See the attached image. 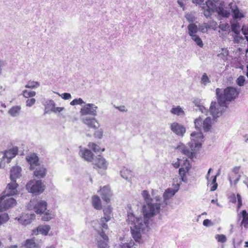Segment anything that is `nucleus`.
<instances>
[{"label":"nucleus","instance_id":"6e6d98bb","mask_svg":"<svg viewBox=\"0 0 248 248\" xmlns=\"http://www.w3.org/2000/svg\"><path fill=\"white\" fill-rule=\"evenodd\" d=\"M94 136L95 138L100 139H101L103 136V130L101 129H100L96 131L94 133Z\"/></svg>","mask_w":248,"mask_h":248},{"label":"nucleus","instance_id":"a211bd4d","mask_svg":"<svg viewBox=\"0 0 248 248\" xmlns=\"http://www.w3.org/2000/svg\"><path fill=\"white\" fill-rule=\"evenodd\" d=\"M27 161L30 164V169L31 170L34 169L35 167L39 166L38 162L39 158L36 154L33 153L29 155L26 157Z\"/></svg>","mask_w":248,"mask_h":248},{"label":"nucleus","instance_id":"1a4fd4ad","mask_svg":"<svg viewBox=\"0 0 248 248\" xmlns=\"http://www.w3.org/2000/svg\"><path fill=\"white\" fill-rule=\"evenodd\" d=\"M191 143H190L191 150L187 147H184L182 149V153L190 158L194 157V154L192 151L195 150L196 148L199 149L201 147L202 143L198 141V139L192 138Z\"/></svg>","mask_w":248,"mask_h":248},{"label":"nucleus","instance_id":"37998d69","mask_svg":"<svg viewBox=\"0 0 248 248\" xmlns=\"http://www.w3.org/2000/svg\"><path fill=\"white\" fill-rule=\"evenodd\" d=\"M211 82L210 78L206 73H203L201 77V83L205 86Z\"/></svg>","mask_w":248,"mask_h":248},{"label":"nucleus","instance_id":"473e14b6","mask_svg":"<svg viewBox=\"0 0 248 248\" xmlns=\"http://www.w3.org/2000/svg\"><path fill=\"white\" fill-rule=\"evenodd\" d=\"M170 112L171 113L177 116H184L185 115L184 111L179 106L177 107L173 106Z\"/></svg>","mask_w":248,"mask_h":248},{"label":"nucleus","instance_id":"338daca9","mask_svg":"<svg viewBox=\"0 0 248 248\" xmlns=\"http://www.w3.org/2000/svg\"><path fill=\"white\" fill-rule=\"evenodd\" d=\"M64 109V108L62 107H55V106L54 107V108L52 109V111L54 112L55 113H56L57 112H61Z\"/></svg>","mask_w":248,"mask_h":248},{"label":"nucleus","instance_id":"58836bf2","mask_svg":"<svg viewBox=\"0 0 248 248\" xmlns=\"http://www.w3.org/2000/svg\"><path fill=\"white\" fill-rule=\"evenodd\" d=\"M120 173L121 176L126 180H127L129 177L132 176V171L125 168H124L122 170H121Z\"/></svg>","mask_w":248,"mask_h":248},{"label":"nucleus","instance_id":"bb28decb","mask_svg":"<svg viewBox=\"0 0 248 248\" xmlns=\"http://www.w3.org/2000/svg\"><path fill=\"white\" fill-rule=\"evenodd\" d=\"M34 175L38 178H43L46 174V170L44 166H38L35 167Z\"/></svg>","mask_w":248,"mask_h":248},{"label":"nucleus","instance_id":"ea45409f","mask_svg":"<svg viewBox=\"0 0 248 248\" xmlns=\"http://www.w3.org/2000/svg\"><path fill=\"white\" fill-rule=\"evenodd\" d=\"M88 146L89 148L92 149L95 153H99L100 151L102 152L104 151L105 149H101L99 145L93 143V142H89L88 144Z\"/></svg>","mask_w":248,"mask_h":248},{"label":"nucleus","instance_id":"a19ab883","mask_svg":"<svg viewBox=\"0 0 248 248\" xmlns=\"http://www.w3.org/2000/svg\"><path fill=\"white\" fill-rule=\"evenodd\" d=\"M40 83L37 81L30 80L28 82L27 84L25 85V87L30 89H35L39 87Z\"/></svg>","mask_w":248,"mask_h":248},{"label":"nucleus","instance_id":"f704fd0d","mask_svg":"<svg viewBox=\"0 0 248 248\" xmlns=\"http://www.w3.org/2000/svg\"><path fill=\"white\" fill-rule=\"evenodd\" d=\"M21 108L19 106H14L9 110L8 113L11 116L16 117L19 114Z\"/></svg>","mask_w":248,"mask_h":248},{"label":"nucleus","instance_id":"6e6552de","mask_svg":"<svg viewBox=\"0 0 248 248\" xmlns=\"http://www.w3.org/2000/svg\"><path fill=\"white\" fill-rule=\"evenodd\" d=\"M227 106H220L219 103L216 102H212L209 108L210 114L213 116L214 119L220 117Z\"/></svg>","mask_w":248,"mask_h":248},{"label":"nucleus","instance_id":"4d7b16f0","mask_svg":"<svg viewBox=\"0 0 248 248\" xmlns=\"http://www.w3.org/2000/svg\"><path fill=\"white\" fill-rule=\"evenodd\" d=\"M107 222L105 221H103L102 220V218L100 219V224L101 225V230H98L97 232L98 233L99 231H103V229H108V225L106 223Z\"/></svg>","mask_w":248,"mask_h":248},{"label":"nucleus","instance_id":"4468645a","mask_svg":"<svg viewBox=\"0 0 248 248\" xmlns=\"http://www.w3.org/2000/svg\"><path fill=\"white\" fill-rule=\"evenodd\" d=\"M98 192L100 193L103 201L108 203L110 202L112 193L110 187L108 186H104Z\"/></svg>","mask_w":248,"mask_h":248},{"label":"nucleus","instance_id":"f3484780","mask_svg":"<svg viewBox=\"0 0 248 248\" xmlns=\"http://www.w3.org/2000/svg\"><path fill=\"white\" fill-rule=\"evenodd\" d=\"M47 202L45 201L39 200L34 206V210L36 213H43L46 209Z\"/></svg>","mask_w":248,"mask_h":248},{"label":"nucleus","instance_id":"a878e982","mask_svg":"<svg viewBox=\"0 0 248 248\" xmlns=\"http://www.w3.org/2000/svg\"><path fill=\"white\" fill-rule=\"evenodd\" d=\"M231 10L232 12V16L234 20L237 19H241V18L244 17V14L240 12V10L238 9V7L233 3L232 5V8L231 9Z\"/></svg>","mask_w":248,"mask_h":248},{"label":"nucleus","instance_id":"2eb2a0df","mask_svg":"<svg viewBox=\"0 0 248 248\" xmlns=\"http://www.w3.org/2000/svg\"><path fill=\"white\" fill-rule=\"evenodd\" d=\"M170 129L175 134L180 136H183L186 132L185 127L176 122L171 124Z\"/></svg>","mask_w":248,"mask_h":248},{"label":"nucleus","instance_id":"f257e3e1","mask_svg":"<svg viewBox=\"0 0 248 248\" xmlns=\"http://www.w3.org/2000/svg\"><path fill=\"white\" fill-rule=\"evenodd\" d=\"M218 0H206L203 6V14L206 18L209 17L215 12L217 14V18L220 20L228 18L230 16L233 3L228 4L224 1H220L216 5L213 2H217Z\"/></svg>","mask_w":248,"mask_h":248},{"label":"nucleus","instance_id":"72a5a7b5","mask_svg":"<svg viewBox=\"0 0 248 248\" xmlns=\"http://www.w3.org/2000/svg\"><path fill=\"white\" fill-rule=\"evenodd\" d=\"M44 105L45 106L44 114H46L48 112L49 109H50L52 111V109H53L54 107L55 106V103L52 100H47Z\"/></svg>","mask_w":248,"mask_h":248},{"label":"nucleus","instance_id":"5fc2aeb1","mask_svg":"<svg viewBox=\"0 0 248 248\" xmlns=\"http://www.w3.org/2000/svg\"><path fill=\"white\" fill-rule=\"evenodd\" d=\"M218 27L222 31H226L229 29L230 26L228 23H222L220 24Z\"/></svg>","mask_w":248,"mask_h":248},{"label":"nucleus","instance_id":"c756f323","mask_svg":"<svg viewBox=\"0 0 248 248\" xmlns=\"http://www.w3.org/2000/svg\"><path fill=\"white\" fill-rule=\"evenodd\" d=\"M22 247L24 248H37L38 246L33 239H28L24 242Z\"/></svg>","mask_w":248,"mask_h":248},{"label":"nucleus","instance_id":"393cba45","mask_svg":"<svg viewBox=\"0 0 248 248\" xmlns=\"http://www.w3.org/2000/svg\"><path fill=\"white\" fill-rule=\"evenodd\" d=\"M239 167H235L233 168L232 170V172L234 173V176H232V175L229 176V180L230 182L231 185H232V181H233L234 185H236L237 182L239 181L240 175L238 174V172L239 171Z\"/></svg>","mask_w":248,"mask_h":248},{"label":"nucleus","instance_id":"3c124183","mask_svg":"<svg viewBox=\"0 0 248 248\" xmlns=\"http://www.w3.org/2000/svg\"><path fill=\"white\" fill-rule=\"evenodd\" d=\"M245 81V77L243 76H240L237 78L236 83L239 86H242L244 84Z\"/></svg>","mask_w":248,"mask_h":248},{"label":"nucleus","instance_id":"8fccbe9b","mask_svg":"<svg viewBox=\"0 0 248 248\" xmlns=\"http://www.w3.org/2000/svg\"><path fill=\"white\" fill-rule=\"evenodd\" d=\"M85 102L83 101V100L80 98H79L78 99H75L73 100H72L70 102V105L72 106L76 105H82V104H84Z\"/></svg>","mask_w":248,"mask_h":248},{"label":"nucleus","instance_id":"20e7f679","mask_svg":"<svg viewBox=\"0 0 248 248\" xmlns=\"http://www.w3.org/2000/svg\"><path fill=\"white\" fill-rule=\"evenodd\" d=\"M216 93L217 102L222 106H227L226 102L233 100L239 94L237 90L232 87H228L225 89L217 88Z\"/></svg>","mask_w":248,"mask_h":248},{"label":"nucleus","instance_id":"412c9836","mask_svg":"<svg viewBox=\"0 0 248 248\" xmlns=\"http://www.w3.org/2000/svg\"><path fill=\"white\" fill-rule=\"evenodd\" d=\"M242 217V220L241 222V226H243L245 228H248V213L246 210H242L240 214L238 215V220H240Z\"/></svg>","mask_w":248,"mask_h":248},{"label":"nucleus","instance_id":"09e8293b","mask_svg":"<svg viewBox=\"0 0 248 248\" xmlns=\"http://www.w3.org/2000/svg\"><path fill=\"white\" fill-rule=\"evenodd\" d=\"M9 219V216L7 213H3L0 215V225L6 222Z\"/></svg>","mask_w":248,"mask_h":248},{"label":"nucleus","instance_id":"c9c22d12","mask_svg":"<svg viewBox=\"0 0 248 248\" xmlns=\"http://www.w3.org/2000/svg\"><path fill=\"white\" fill-rule=\"evenodd\" d=\"M211 127V119L207 117L203 122L202 128L204 132H208Z\"/></svg>","mask_w":248,"mask_h":248},{"label":"nucleus","instance_id":"423d86ee","mask_svg":"<svg viewBox=\"0 0 248 248\" xmlns=\"http://www.w3.org/2000/svg\"><path fill=\"white\" fill-rule=\"evenodd\" d=\"M11 196L4 194V191L2 193V195L0 197V212L5 211L16 205L15 199L9 197Z\"/></svg>","mask_w":248,"mask_h":248},{"label":"nucleus","instance_id":"f8f14e48","mask_svg":"<svg viewBox=\"0 0 248 248\" xmlns=\"http://www.w3.org/2000/svg\"><path fill=\"white\" fill-rule=\"evenodd\" d=\"M190 168L191 166L189 162L187 160H186V162L184 165L182 166L179 170V174L181 177L182 181L185 183L187 182V178L186 176V173H188Z\"/></svg>","mask_w":248,"mask_h":248},{"label":"nucleus","instance_id":"4c0bfd02","mask_svg":"<svg viewBox=\"0 0 248 248\" xmlns=\"http://www.w3.org/2000/svg\"><path fill=\"white\" fill-rule=\"evenodd\" d=\"M18 148L17 147H14L12 149L10 150L8 152L5 154L4 156H6L7 157L12 158L14 157L17 154Z\"/></svg>","mask_w":248,"mask_h":248},{"label":"nucleus","instance_id":"cd10ccee","mask_svg":"<svg viewBox=\"0 0 248 248\" xmlns=\"http://www.w3.org/2000/svg\"><path fill=\"white\" fill-rule=\"evenodd\" d=\"M103 212L104 217H102V220L106 222H108L110 220L112 216V208L110 206H108L104 208Z\"/></svg>","mask_w":248,"mask_h":248},{"label":"nucleus","instance_id":"e433bc0d","mask_svg":"<svg viewBox=\"0 0 248 248\" xmlns=\"http://www.w3.org/2000/svg\"><path fill=\"white\" fill-rule=\"evenodd\" d=\"M232 31L235 34H240V25L238 21L231 23Z\"/></svg>","mask_w":248,"mask_h":248},{"label":"nucleus","instance_id":"c03bdc74","mask_svg":"<svg viewBox=\"0 0 248 248\" xmlns=\"http://www.w3.org/2000/svg\"><path fill=\"white\" fill-rule=\"evenodd\" d=\"M22 95L25 98L32 97L36 95V92L32 91L25 90L22 92Z\"/></svg>","mask_w":248,"mask_h":248},{"label":"nucleus","instance_id":"0eeeda50","mask_svg":"<svg viewBox=\"0 0 248 248\" xmlns=\"http://www.w3.org/2000/svg\"><path fill=\"white\" fill-rule=\"evenodd\" d=\"M26 189L29 192L37 195L43 192L44 186L42 180H31L26 185Z\"/></svg>","mask_w":248,"mask_h":248},{"label":"nucleus","instance_id":"dca6fc26","mask_svg":"<svg viewBox=\"0 0 248 248\" xmlns=\"http://www.w3.org/2000/svg\"><path fill=\"white\" fill-rule=\"evenodd\" d=\"M82 122L91 128L96 129L99 126L98 123L94 118H90L87 116L84 117L82 118Z\"/></svg>","mask_w":248,"mask_h":248},{"label":"nucleus","instance_id":"9b49d317","mask_svg":"<svg viewBox=\"0 0 248 248\" xmlns=\"http://www.w3.org/2000/svg\"><path fill=\"white\" fill-rule=\"evenodd\" d=\"M203 121L201 117H199L198 118L196 119L194 121V124L195 128L199 131L197 132H193L191 134V136L192 138H194L195 139L199 138L200 139H202L203 138V136L202 133L201 132L202 127L203 125Z\"/></svg>","mask_w":248,"mask_h":248},{"label":"nucleus","instance_id":"2f4dec72","mask_svg":"<svg viewBox=\"0 0 248 248\" xmlns=\"http://www.w3.org/2000/svg\"><path fill=\"white\" fill-rule=\"evenodd\" d=\"M92 205L96 210H100L102 208L101 200L97 196H94L92 198Z\"/></svg>","mask_w":248,"mask_h":248},{"label":"nucleus","instance_id":"13d9d810","mask_svg":"<svg viewBox=\"0 0 248 248\" xmlns=\"http://www.w3.org/2000/svg\"><path fill=\"white\" fill-rule=\"evenodd\" d=\"M186 20L189 22H193L195 20V17L191 14H187L185 16Z\"/></svg>","mask_w":248,"mask_h":248},{"label":"nucleus","instance_id":"7c9ffc66","mask_svg":"<svg viewBox=\"0 0 248 248\" xmlns=\"http://www.w3.org/2000/svg\"><path fill=\"white\" fill-rule=\"evenodd\" d=\"M193 103L195 106L199 108L200 111L203 113L208 112V110L202 105V100L199 98H195L193 100Z\"/></svg>","mask_w":248,"mask_h":248},{"label":"nucleus","instance_id":"603ef678","mask_svg":"<svg viewBox=\"0 0 248 248\" xmlns=\"http://www.w3.org/2000/svg\"><path fill=\"white\" fill-rule=\"evenodd\" d=\"M233 41L235 43H239L242 42L243 40V37L242 36L240 35V34H236L233 36Z\"/></svg>","mask_w":248,"mask_h":248},{"label":"nucleus","instance_id":"774afa93","mask_svg":"<svg viewBox=\"0 0 248 248\" xmlns=\"http://www.w3.org/2000/svg\"><path fill=\"white\" fill-rule=\"evenodd\" d=\"M199 31L202 33H204L207 31V27H203L202 26H199L198 27Z\"/></svg>","mask_w":248,"mask_h":248},{"label":"nucleus","instance_id":"c85d7f7f","mask_svg":"<svg viewBox=\"0 0 248 248\" xmlns=\"http://www.w3.org/2000/svg\"><path fill=\"white\" fill-rule=\"evenodd\" d=\"M188 33L190 37L197 35L199 29L197 25L195 23H191L187 26Z\"/></svg>","mask_w":248,"mask_h":248},{"label":"nucleus","instance_id":"79ce46f5","mask_svg":"<svg viewBox=\"0 0 248 248\" xmlns=\"http://www.w3.org/2000/svg\"><path fill=\"white\" fill-rule=\"evenodd\" d=\"M191 39L193 41H194L195 43L200 47H202L203 46V44L202 41L199 36L198 35H195L194 36L191 37Z\"/></svg>","mask_w":248,"mask_h":248},{"label":"nucleus","instance_id":"aec40b11","mask_svg":"<svg viewBox=\"0 0 248 248\" xmlns=\"http://www.w3.org/2000/svg\"><path fill=\"white\" fill-rule=\"evenodd\" d=\"M50 229L49 225H41L35 230H32V234L37 235L39 233L46 235Z\"/></svg>","mask_w":248,"mask_h":248},{"label":"nucleus","instance_id":"0e129e2a","mask_svg":"<svg viewBox=\"0 0 248 248\" xmlns=\"http://www.w3.org/2000/svg\"><path fill=\"white\" fill-rule=\"evenodd\" d=\"M203 225L206 227H209L213 225L211 221L208 219H204L203 221Z\"/></svg>","mask_w":248,"mask_h":248},{"label":"nucleus","instance_id":"39448f33","mask_svg":"<svg viewBox=\"0 0 248 248\" xmlns=\"http://www.w3.org/2000/svg\"><path fill=\"white\" fill-rule=\"evenodd\" d=\"M21 168L19 166H14L12 168L10 171L11 183L8 184L4 190V194L14 195L17 192V184L16 179L21 176Z\"/></svg>","mask_w":248,"mask_h":248},{"label":"nucleus","instance_id":"4be33fe9","mask_svg":"<svg viewBox=\"0 0 248 248\" xmlns=\"http://www.w3.org/2000/svg\"><path fill=\"white\" fill-rule=\"evenodd\" d=\"M95 166L98 168L106 169L108 164L106 160L101 155H99L94 160Z\"/></svg>","mask_w":248,"mask_h":248},{"label":"nucleus","instance_id":"9d476101","mask_svg":"<svg viewBox=\"0 0 248 248\" xmlns=\"http://www.w3.org/2000/svg\"><path fill=\"white\" fill-rule=\"evenodd\" d=\"M97 108L93 104H87L81 108L80 112L82 115L89 114L95 116L97 115Z\"/></svg>","mask_w":248,"mask_h":248},{"label":"nucleus","instance_id":"680f3d73","mask_svg":"<svg viewBox=\"0 0 248 248\" xmlns=\"http://www.w3.org/2000/svg\"><path fill=\"white\" fill-rule=\"evenodd\" d=\"M237 199L238 202L237 209H239L242 205L241 196L239 194H237Z\"/></svg>","mask_w":248,"mask_h":248},{"label":"nucleus","instance_id":"ddd939ff","mask_svg":"<svg viewBox=\"0 0 248 248\" xmlns=\"http://www.w3.org/2000/svg\"><path fill=\"white\" fill-rule=\"evenodd\" d=\"M180 184H177L174 185V188H169L166 189L163 194L164 202L167 204V201L172 197L178 191L180 188Z\"/></svg>","mask_w":248,"mask_h":248},{"label":"nucleus","instance_id":"bf43d9fd","mask_svg":"<svg viewBox=\"0 0 248 248\" xmlns=\"http://www.w3.org/2000/svg\"><path fill=\"white\" fill-rule=\"evenodd\" d=\"M52 218L51 215L49 213H46L42 217V219L44 221H49Z\"/></svg>","mask_w":248,"mask_h":248},{"label":"nucleus","instance_id":"052dcab7","mask_svg":"<svg viewBox=\"0 0 248 248\" xmlns=\"http://www.w3.org/2000/svg\"><path fill=\"white\" fill-rule=\"evenodd\" d=\"M206 1V0H193V2L200 5L202 7V9H203L204 5H205V4Z\"/></svg>","mask_w":248,"mask_h":248},{"label":"nucleus","instance_id":"6ab92c4d","mask_svg":"<svg viewBox=\"0 0 248 248\" xmlns=\"http://www.w3.org/2000/svg\"><path fill=\"white\" fill-rule=\"evenodd\" d=\"M98 234L102 239L97 242V246L99 248H106L108 246V236L105 234L104 231H99Z\"/></svg>","mask_w":248,"mask_h":248},{"label":"nucleus","instance_id":"e2e57ef3","mask_svg":"<svg viewBox=\"0 0 248 248\" xmlns=\"http://www.w3.org/2000/svg\"><path fill=\"white\" fill-rule=\"evenodd\" d=\"M242 32L244 35H245V36L247 35H248V26L247 25H243L242 26V29H241Z\"/></svg>","mask_w":248,"mask_h":248},{"label":"nucleus","instance_id":"b1692460","mask_svg":"<svg viewBox=\"0 0 248 248\" xmlns=\"http://www.w3.org/2000/svg\"><path fill=\"white\" fill-rule=\"evenodd\" d=\"M35 217L34 214H31L30 216L27 214L19 218L18 220L22 224L27 225L31 222L32 220L35 218Z\"/></svg>","mask_w":248,"mask_h":248},{"label":"nucleus","instance_id":"de8ad7c7","mask_svg":"<svg viewBox=\"0 0 248 248\" xmlns=\"http://www.w3.org/2000/svg\"><path fill=\"white\" fill-rule=\"evenodd\" d=\"M215 238L217 240V242L222 243H225L227 241V238L224 234H216L215 235Z\"/></svg>","mask_w":248,"mask_h":248},{"label":"nucleus","instance_id":"a18cd8bd","mask_svg":"<svg viewBox=\"0 0 248 248\" xmlns=\"http://www.w3.org/2000/svg\"><path fill=\"white\" fill-rule=\"evenodd\" d=\"M142 196L145 201V203L150 202L151 200H153V198H150V195L149 192L147 190H143L142 192Z\"/></svg>","mask_w":248,"mask_h":248},{"label":"nucleus","instance_id":"f03ea898","mask_svg":"<svg viewBox=\"0 0 248 248\" xmlns=\"http://www.w3.org/2000/svg\"><path fill=\"white\" fill-rule=\"evenodd\" d=\"M127 221L129 224H131V232L134 240L140 243L141 240V232L148 231L150 229L149 224L144 222L142 217H136L133 213H129Z\"/></svg>","mask_w":248,"mask_h":248},{"label":"nucleus","instance_id":"5701e85b","mask_svg":"<svg viewBox=\"0 0 248 248\" xmlns=\"http://www.w3.org/2000/svg\"><path fill=\"white\" fill-rule=\"evenodd\" d=\"M79 154L86 161H91L93 159V154L88 149L80 150L79 152Z\"/></svg>","mask_w":248,"mask_h":248},{"label":"nucleus","instance_id":"49530a36","mask_svg":"<svg viewBox=\"0 0 248 248\" xmlns=\"http://www.w3.org/2000/svg\"><path fill=\"white\" fill-rule=\"evenodd\" d=\"M134 243L133 242L130 241L129 243H122L119 246V248H135L134 247Z\"/></svg>","mask_w":248,"mask_h":248},{"label":"nucleus","instance_id":"864d4df0","mask_svg":"<svg viewBox=\"0 0 248 248\" xmlns=\"http://www.w3.org/2000/svg\"><path fill=\"white\" fill-rule=\"evenodd\" d=\"M35 102L36 100L33 98L28 99L26 101V106L27 107H31L35 104Z\"/></svg>","mask_w":248,"mask_h":248},{"label":"nucleus","instance_id":"69168bd1","mask_svg":"<svg viewBox=\"0 0 248 248\" xmlns=\"http://www.w3.org/2000/svg\"><path fill=\"white\" fill-rule=\"evenodd\" d=\"M62 98L64 100H68L71 98V95L69 93H63L62 94Z\"/></svg>","mask_w":248,"mask_h":248},{"label":"nucleus","instance_id":"7ed1b4c3","mask_svg":"<svg viewBox=\"0 0 248 248\" xmlns=\"http://www.w3.org/2000/svg\"><path fill=\"white\" fill-rule=\"evenodd\" d=\"M161 198L156 196L151 202L145 203L142 206L143 221L149 224L151 218L159 213Z\"/></svg>","mask_w":248,"mask_h":248}]
</instances>
